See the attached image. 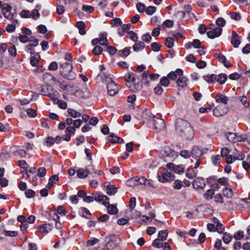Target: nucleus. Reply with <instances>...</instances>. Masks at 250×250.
<instances>
[{"instance_id": "nucleus-1", "label": "nucleus", "mask_w": 250, "mask_h": 250, "mask_svg": "<svg viewBox=\"0 0 250 250\" xmlns=\"http://www.w3.org/2000/svg\"><path fill=\"white\" fill-rule=\"evenodd\" d=\"M175 129L177 133L184 139L190 140L193 137L192 127L187 121L181 119L176 120Z\"/></svg>"}, {"instance_id": "nucleus-2", "label": "nucleus", "mask_w": 250, "mask_h": 250, "mask_svg": "<svg viewBox=\"0 0 250 250\" xmlns=\"http://www.w3.org/2000/svg\"><path fill=\"white\" fill-rule=\"evenodd\" d=\"M62 70L60 71L61 75L67 80H71L75 78V75L72 72V66L68 62H65L61 66Z\"/></svg>"}, {"instance_id": "nucleus-3", "label": "nucleus", "mask_w": 250, "mask_h": 250, "mask_svg": "<svg viewBox=\"0 0 250 250\" xmlns=\"http://www.w3.org/2000/svg\"><path fill=\"white\" fill-rule=\"evenodd\" d=\"M121 241V239L116 235H110L105 238L106 245L108 249H114L120 244Z\"/></svg>"}, {"instance_id": "nucleus-4", "label": "nucleus", "mask_w": 250, "mask_h": 250, "mask_svg": "<svg viewBox=\"0 0 250 250\" xmlns=\"http://www.w3.org/2000/svg\"><path fill=\"white\" fill-rule=\"evenodd\" d=\"M226 135L228 140L232 143L244 141L247 139L246 135L245 134L238 135L234 133L228 132Z\"/></svg>"}, {"instance_id": "nucleus-5", "label": "nucleus", "mask_w": 250, "mask_h": 250, "mask_svg": "<svg viewBox=\"0 0 250 250\" xmlns=\"http://www.w3.org/2000/svg\"><path fill=\"white\" fill-rule=\"evenodd\" d=\"M11 7L7 4L2 5L1 13L4 17L9 20H15V15L11 13Z\"/></svg>"}, {"instance_id": "nucleus-6", "label": "nucleus", "mask_w": 250, "mask_h": 250, "mask_svg": "<svg viewBox=\"0 0 250 250\" xmlns=\"http://www.w3.org/2000/svg\"><path fill=\"white\" fill-rule=\"evenodd\" d=\"M107 90L109 95L114 96L118 92L119 88L115 82L109 79L107 82Z\"/></svg>"}, {"instance_id": "nucleus-7", "label": "nucleus", "mask_w": 250, "mask_h": 250, "mask_svg": "<svg viewBox=\"0 0 250 250\" xmlns=\"http://www.w3.org/2000/svg\"><path fill=\"white\" fill-rule=\"evenodd\" d=\"M172 176V174L167 169H162L158 173L159 181L161 182L165 183L168 181V178Z\"/></svg>"}, {"instance_id": "nucleus-8", "label": "nucleus", "mask_w": 250, "mask_h": 250, "mask_svg": "<svg viewBox=\"0 0 250 250\" xmlns=\"http://www.w3.org/2000/svg\"><path fill=\"white\" fill-rule=\"evenodd\" d=\"M94 199L96 201L102 202L104 205L106 206L109 204L108 199L109 198L106 196L103 195L101 192H95L92 193Z\"/></svg>"}, {"instance_id": "nucleus-9", "label": "nucleus", "mask_w": 250, "mask_h": 250, "mask_svg": "<svg viewBox=\"0 0 250 250\" xmlns=\"http://www.w3.org/2000/svg\"><path fill=\"white\" fill-rule=\"evenodd\" d=\"M162 154L165 157L175 159L178 156V153L169 147H166L162 150Z\"/></svg>"}, {"instance_id": "nucleus-10", "label": "nucleus", "mask_w": 250, "mask_h": 250, "mask_svg": "<svg viewBox=\"0 0 250 250\" xmlns=\"http://www.w3.org/2000/svg\"><path fill=\"white\" fill-rule=\"evenodd\" d=\"M75 94L79 97L86 99L89 98L91 96L89 90L86 87L83 88L81 90H76Z\"/></svg>"}, {"instance_id": "nucleus-11", "label": "nucleus", "mask_w": 250, "mask_h": 250, "mask_svg": "<svg viewBox=\"0 0 250 250\" xmlns=\"http://www.w3.org/2000/svg\"><path fill=\"white\" fill-rule=\"evenodd\" d=\"M152 121L154 123V126L156 130H161L165 127V122L162 119H159L156 117L152 116Z\"/></svg>"}, {"instance_id": "nucleus-12", "label": "nucleus", "mask_w": 250, "mask_h": 250, "mask_svg": "<svg viewBox=\"0 0 250 250\" xmlns=\"http://www.w3.org/2000/svg\"><path fill=\"white\" fill-rule=\"evenodd\" d=\"M167 167L170 170H173L175 173L178 174L183 173L185 170V167L182 165H175L173 163L167 164Z\"/></svg>"}, {"instance_id": "nucleus-13", "label": "nucleus", "mask_w": 250, "mask_h": 250, "mask_svg": "<svg viewBox=\"0 0 250 250\" xmlns=\"http://www.w3.org/2000/svg\"><path fill=\"white\" fill-rule=\"evenodd\" d=\"M190 153L191 157L195 159L200 158L203 155V151L197 146H193Z\"/></svg>"}, {"instance_id": "nucleus-14", "label": "nucleus", "mask_w": 250, "mask_h": 250, "mask_svg": "<svg viewBox=\"0 0 250 250\" xmlns=\"http://www.w3.org/2000/svg\"><path fill=\"white\" fill-rule=\"evenodd\" d=\"M30 63L33 66H37L40 60V55L38 53L31 51Z\"/></svg>"}, {"instance_id": "nucleus-15", "label": "nucleus", "mask_w": 250, "mask_h": 250, "mask_svg": "<svg viewBox=\"0 0 250 250\" xmlns=\"http://www.w3.org/2000/svg\"><path fill=\"white\" fill-rule=\"evenodd\" d=\"M222 29L221 28H216L207 32L208 37L214 38L219 36L222 33Z\"/></svg>"}, {"instance_id": "nucleus-16", "label": "nucleus", "mask_w": 250, "mask_h": 250, "mask_svg": "<svg viewBox=\"0 0 250 250\" xmlns=\"http://www.w3.org/2000/svg\"><path fill=\"white\" fill-rule=\"evenodd\" d=\"M239 39V36L234 31H233L232 32L231 43L234 47H237L240 44L241 42Z\"/></svg>"}, {"instance_id": "nucleus-17", "label": "nucleus", "mask_w": 250, "mask_h": 250, "mask_svg": "<svg viewBox=\"0 0 250 250\" xmlns=\"http://www.w3.org/2000/svg\"><path fill=\"white\" fill-rule=\"evenodd\" d=\"M52 229L50 224H44L38 227L39 231L42 233L46 234Z\"/></svg>"}, {"instance_id": "nucleus-18", "label": "nucleus", "mask_w": 250, "mask_h": 250, "mask_svg": "<svg viewBox=\"0 0 250 250\" xmlns=\"http://www.w3.org/2000/svg\"><path fill=\"white\" fill-rule=\"evenodd\" d=\"M91 168H87L84 170L83 168H79L76 171L77 176L80 178H85L87 176L88 173H90V169Z\"/></svg>"}, {"instance_id": "nucleus-19", "label": "nucleus", "mask_w": 250, "mask_h": 250, "mask_svg": "<svg viewBox=\"0 0 250 250\" xmlns=\"http://www.w3.org/2000/svg\"><path fill=\"white\" fill-rule=\"evenodd\" d=\"M216 102L218 103H222L226 104L228 103L229 99L225 95L221 93H218L215 97Z\"/></svg>"}, {"instance_id": "nucleus-20", "label": "nucleus", "mask_w": 250, "mask_h": 250, "mask_svg": "<svg viewBox=\"0 0 250 250\" xmlns=\"http://www.w3.org/2000/svg\"><path fill=\"white\" fill-rule=\"evenodd\" d=\"M104 186L106 188L107 193L109 195H114L117 191V188L114 185L104 184Z\"/></svg>"}, {"instance_id": "nucleus-21", "label": "nucleus", "mask_w": 250, "mask_h": 250, "mask_svg": "<svg viewBox=\"0 0 250 250\" xmlns=\"http://www.w3.org/2000/svg\"><path fill=\"white\" fill-rule=\"evenodd\" d=\"M244 156L243 154L239 155V156H233L232 155H228L226 157V162L228 164H230L232 163L233 161L234 160H243Z\"/></svg>"}, {"instance_id": "nucleus-22", "label": "nucleus", "mask_w": 250, "mask_h": 250, "mask_svg": "<svg viewBox=\"0 0 250 250\" xmlns=\"http://www.w3.org/2000/svg\"><path fill=\"white\" fill-rule=\"evenodd\" d=\"M205 184L203 179L196 178L193 182V186L195 188H203L205 186Z\"/></svg>"}, {"instance_id": "nucleus-23", "label": "nucleus", "mask_w": 250, "mask_h": 250, "mask_svg": "<svg viewBox=\"0 0 250 250\" xmlns=\"http://www.w3.org/2000/svg\"><path fill=\"white\" fill-rule=\"evenodd\" d=\"M217 76L214 74H211V75H206L203 76V79L205 81L207 82L208 83H213L216 80Z\"/></svg>"}, {"instance_id": "nucleus-24", "label": "nucleus", "mask_w": 250, "mask_h": 250, "mask_svg": "<svg viewBox=\"0 0 250 250\" xmlns=\"http://www.w3.org/2000/svg\"><path fill=\"white\" fill-rule=\"evenodd\" d=\"M136 181L137 182V183H138V185L139 184L144 185L146 186L150 185V186L153 187L152 185H150V183L148 181V180L146 179H145L144 177H136Z\"/></svg>"}, {"instance_id": "nucleus-25", "label": "nucleus", "mask_w": 250, "mask_h": 250, "mask_svg": "<svg viewBox=\"0 0 250 250\" xmlns=\"http://www.w3.org/2000/svg\"><path fill=\"white\" fill-rule=\"evenodd\" d=\"M228 186L226 187L225 189L223 190V194L224 196L228 198H231L232 197L233 193L232 190Z\"/></svg>"}, {"instance_id": "nucleus-26", "label": "nucleus", "mask_w": 250, "mask_h": 250, "mask_svg": "<svg viewBox=\"0 0 250 250\" xmlns=\"http://www.w3.org/2000/svg\"><path fill=\"white\" fill-rule=\"evenodd\" d=\"M168 231L167 230H161L159 231L158 238L159 240L164 241L166 240L167 237Z\"/></svg>"}, {"instance_id": "nucleus-27", "label": "nucleus", "mask_w": 250, "mask_h": 250, "mask_svg": "<svg viewBox=\"0 0 250 250\" xmlns=\"http://www.w3.org/2000/svg\"><path fill=\"white\" fill-rule=\"evenodd\" d=\"M197 170H195L192 168H188L186 172L187 176L189 179H193L196 176Z\"/></svg>"}, {"instance_id": "nucleus-28", "label": "nucleus", "mask_w": 250, "mask_h": 250, "mask_svg": "<svg viewBox=\"0 0 250 250\" xmlns=\"http://www.w3.org/2000/svg\"><path fill=\"white\" fill-rule=\"evenodd\" d=\"M67 112L68 114L73 118H76L81 116V114L80 112L71 108H68L67 109Z\"/></svg>"}, {"instance_id": "nucleus-29", "label": "nucleus", "mask_w": 250, "mask_h": 250, "mask_svg": "<svg viewBox=\"0 0 250 250\" xmlns=\"http://www.w3.org/2000/svg\"><path fill=\"white\" fill-rule=\"evenodd\" d=\"M41 93L42 95L47 96L49 97L54 103H55L57 101V97H56V95L54 94H51L50 93H47L45 91L44 88H42Z\"/></svg>"}, {"instance_id": "nucleus-30", "label": "nucleus", "mask_w": 250, "mask_h": 250, "mask_svg": "<svg viewBox=\"0 0 250 250\" xmlns=\"http://www.w3.org/2000/svg\"><path fill=\"white\" fill-rule=\"evenodd\" d=\"M188 81V79L185 77H182L180 78H179L178 80H177V84L179 86L181 87H185L187 85V82Z\"/></svg>"}, {"instance_id": "nucleus-31", "label": "nucleus", "mask_w": 250, "mask_h": 250, "mask_svg": "<svg viewBox=\"0 0 250 250\" xmlns=\"http://www.w3.org/2000/svg\"><path fill=\"white\" fill-rule=\"evenodd\" d=\"M18 23V21L13 20V23L12 24H9L6 27V30L8 32H13L16 28V24Z\"/></svg>"}, {"instance_id": "nucleus-32", "label": "nucleus", "mask_w": 250, "mask_h": 250, "mask_svg": "<svg viewBox=\"0 0 250 250\" xmlns=\"http://www.w3.org/2000/svg\"><path fill=\"white\" fill-rule=\"evenodd\" d=\"M145 47V43L143 42L139 41L136 42L133 46V48L135 51H138Z\"/></svg>"}, {"instance_id": "nucleus-33", "label": "nucleus", "mask_w": 250, "mask_h": 250, "mask_svg": "<svg viewBox=\"0 0 250 250\" xmlns=\"http://www.w3.org/2000/svg\"><path fill=\"white\" fill-rule=\"evenodd\" d=\"M227 80V76L225 74H220L217 76L216 81L221 84H224Z\"/></svg>"}, {"instance_id": "nucleus-34", "label": "nucleus", "mask_w": 250, "mask_h": 250, "mask_svg": "<svg viewBox=\"0 0 250 250\" xmlns=\"http://www.w3.org/2000/svg\"><path fill=\"white\" fill-rule=\"evenodd\" d=\"M77 27L79 30V33L81 35H84L85 34L84 30L85 24L83 21H79L77 23Z\"/></svg>"}, {"instance_id": "nucleus-35", "label": "nucleus", "mask_w": 250, "mask_h": 250, "mask_svg": "<svg viewBox=\"0 0 250 250\" xmlns=\"http://www.w3.org/2000/svg\"><path fill=\"white\" fill-rule=\"evenodd\" d=\"M136 80V76L133 73H129L126 78H125V81L129 83L130 82L134 83Z\"/></svg>"}, {"instance_id": "nucleus-36", "label": "nucleus", "mask_w": 250, "mask_h": 250, "mask_svg": "<svg viewBox=\"0 0 250 250\" xmlns=\"http://www.w3.org/2000/svg\"><path fill=\"white\" fill-rule=\"evenodd\" d=\"M54 180L56 181H58L59 180V177L57 175H54L51 176L49 179V182L47 185V188H50L54 184V183L52 182V180Z\"/></svg>"}, {"instance_id": "nucleus-37", "label": "nucleus", "mask_w": 250, "mask_h": 250, "mask_svg": "<svg viewBox=\"0 0 250 250\" xmlns=\"http://www.w3.org/2000/svg\"><path fill=\"white\" fill-rule=\"evenodd\" d=\"M126 185L129 187H134L138 185L136 177L132 178L126 181Z\"/></svg>"}, {"instance_id": "nucleus-38", "label": "nucleus", "mask_w": 250, "mask_h": 250, "mask_svg": "<svg viewBox=\"0 0 250 250\" xmlns=\"http://www.w3.org/2000/svg\"><path fill=\"white\" fill-rule=\"evenodd\" d=\"M162 242L161 240L156 238L153 241L152 245L156 248H162L164 244Z\"/></svg>"}, {"instance_id": "nucleus-39", "label": "nucleus", "mask_w": 250, "mask_h": 250, "mask_svg": "<svg viewBox=\"0 0 250 250\" xmlns=\"http://www.w3.org/2000/svg\"><path fill=\"white\" fill-rule=\"evenodd\" d=\"M130 27V25L128 24H124L121 29H118V33L120 36H123L124 33L127 31Z\"/></svg>"}, {"instance_id": "nucleus-40", "label": "nucleus", "mask_w": 250, "mask_h": 250, "mask_svg": "<svg viewBox=\"0 0 250 250\" xmlns=\"http://www.w3.org/2000/svg\"><path fill=\"white\" fill-rule=\"evenodd\" d=\"M232 236L230 235L229 234H228L227 233H225L223 234V236L222 237V239L223 240V241L226 244H229V242L232 239Z\"/></svg>"}, {"instance_id": "nucleus-41", "label": "nucleus", "mask_w": 250, "mask_h": 250, "mask_svg": "<svg viewBox=\"0 0 250 250\" xmlns=\"http://www.w3.org/2000/svg\"><path fill=\"white\" fill-rule=\"evenodd\" d=\"M118 54L122 57H126L130 53V50L128 48H125L123 50H120L118 52Z\"/></svg>"}, {"instance_id": "nucleus-42", "label": "nucleus", "mask_w": 250, "mask_h": 250, "mask_svg": "<svg viewBox=\"0 0 250 250\" xmlns=\"http://www.w3.org/2000/svg\"><path fill=\"white\" fill-rule=\"evenodd\" d=\"M103 52L102 48L99 45H96L92 50L93 53L95 55L101 54Z\"/></svg>"}, {"instance_id": "nucleus-43", "label": "nucleus", "mask_w": 250, "mask_h": 250, "mask_svg": "<svg viewBox=\"0 0 250 250\" xmlns=\"http://www.w3.org/2000/svg\"><path fill=\"white\" fill-rule=\"evenodd\" d=\"M46 172V169L45 167H41L38 168L37 175L40 177H44Z\"/></svg>"}, {"instance_id": "nucleus-44", "label": "nucleus", "mask_w": 250, "mask_h": 250, "mask_svg": "<svg viewBox=\"0 0 250 250\" xmlns=\"http://www.w3.org/2000/svg\"><path fill=\"white\" fill-rule=\"evenodd\" d=\"M155 216V215L154 213L151 212L148 214V216L143 215L142 217L143 218L142 220L144 221H147L148 220L151 221V220L154 218Z\"/></svg>"}, {"instance_id": "nucleus-45", "label": "nucleus", "mask_w": 250, "mask_h": 250, "mask_svg": "<svg viewBox=\"0 0 250 250\" xmlns=\"http://www.w3.org/2000/svg\"><path fill=\"white\" fill-rule=\"evenodd\" d=\"M173 38L168 37L166 39L165 43L166 45L169 48H171L173 44Z\"/></svg>"}, {"instance_id": "nucleus-46", "label": "nucleus", "mask_w": 250, "mask_h": 250, "mask_svg": "<svg viewBox=\"0 0 250 250\" xmlns=\"http://www.w3.org/2000/svg\"><path fill=\"white\" fill-rule=\"evenodd\" d=\"M108 212L111 214H115L117 212V208L113 205H109L107 207Z\"/></svg>"}, {"instance_id": "nucleus-47", "label": "nucleus", "mask_w": 250, "mask_h": 250, "mask_svg": "<svg viewBox=\"0 0 250 250\" xmlns=\"http://www.w3.org/2000/svg\"><path fill=\"white\" fill-rule=\"evenodd\" d=\"M161 85L164 86H167L169 84V81L168 79V77H163L160 82Z\"/></svg>"}, {"instance_id": "nucleus-48", "label": "nucleus", "mask_w": 250, "mask_h": 250, "mask_svg": "<svg viewBox=\"0 0 250 250\" xmlns=\"http://www.w3.org/2000/svg\"><path fill=\"white\" fill-rule=\"evenodd\" d=\"M213 194H214L213 189H208L205 193L204 197L207 199H210L212 198Z\"/></svg>"}, {"instance_id": "nucleus-49", "label": "nucleus", "mask_w": 250, "mask_h": 250, "mask_svg": "<svg viewBox=\"0 0 250 250\" xmlns=\"http://www.w3.org/2000/svg\"><path fill=\"white\" fill-rule=\"evenodd\" d=\"M99 40V43L101 45H107V40L105 36L102 35L100 37Z\"/></svg>"}, {"instance_id": "nucleus-50", "label": "nucleus", "mask_w": 250, "mask_h": 250, "mask_svg": "<svg viewBox=\"0 0 250 250\" xmlns=\"http://www.w3.org/2000/svg\"><path fill=\"white\" fill-rule=\"evenodd\" d=\"M3 233L5 235L10 237H14L18 235V232L16 231L4 230Z\"/></svg>"}, {"instance_id": "nucleus-51", "label": "nucleus", "mask_w": 250, "mask_h": 250, "mask_svg": "<svg viewBox=\"0 0 250 250\" xmlns=\"http://www.w3.org/2000/svg\"><path fill=\"white\" fill-rule=\"evenodd\" d=\"M109 140L112 143H116L120 142V138L114 136L113 134H110Z\"/></svg>"}, {"instance_id": "nucleus-52", "label": "nucleus", "mask_w": 250, "mask_h": 250, "mask_svg": "<svg viewBox=\"0 0 250 250\" xmlns=\"http://www.w3.org/2000/svg\"><path fill=\"white\" fill-rule=\"evenodd\" d=\"M56 102H57V104L60 108L65 109L67 107L66 103L64 101L62 100H58L57 98V101L54 103H56Z\"/></svg>"}, {"instance_id": "nucleus-53", "label": "nucleus", "mask_w": 250, "mask_h": 250, "mask_svg": "<svg viewBox=\"0 0 250 250\" xmlns=\"http://www.w3.org/2000/svg\"><path fill=\"white\" fill-rule=\"evenodd\" d=\"M26 113L27 115L30 117H35L37 115L36 111L31 108H28L26 110Z\"/></svg>"}, {"instance_id": "nucleus-54", "label": "nucleus", "mask_w": 250, "mask_h": 250, "mask_svg": "<svg viewBox=\"0 0 250 250\" xmlns=\"http://www.w3.org/2000/svg\"><path fill=\"white\" fill-rule=\"evenodd\" d=\"M48 69L51 71H55L58 69V64L56 62H52L48 66Z\"/></svg>"}, {"instance_id": "nucleus-55", "label": "nucleus", "mask_w": 250, "mask_h": 250, "mask_svg": "<svg viewBox=\"0 0 250 250\" xmlns=\"http://www.w3.org/2000/svg\"><path fill=\"white\" fill-rule=\"evenodd\" d=\"M180 155L185 158H188L191 156L190 151L188 150H182L180 153Z\"/></svg>"}, {"instance_id": "nucleus-56", "label": "nucleus", "mask_w": 250, "mask_h": 250, "mask_svg": "<svg viewBox=\"0 0 250 250\" xmlns=\"http://www.w3.org/2000/svg\"><path fill=\"white\" fill-rule=\"evenodd\" d=\"M183 186L182 182L180 180H175L173 183V187L177 189H180Z\"/></svg>"}, {"instance_id": "nucleus-57", "label": "nucleus", "mask_w": 250, "mask_h": 250, "mask_svg": "<svg viewBox=\"0 0 250 250\" xmlns=\"http://www.w3.org/2000/svg\"><path fill=\"white\" fill-rule=\"evenodd\" d=\"M217 182L218 184L226 186V187L229 186L227 179L225 178H219L217 180Z\"/></svg>"}, {"instance_id": "nucleus-58", "label": "nucleus", "mask_w": 250, "mask_h": 250, "mask_svg": "<svg viewBox=\"0 0 250 250\" xmlns=\"http://www.w3.org/2000/svg\"><path fill=\"white\" fill-rule=\"evenodd\" d=\"M240 100L242 104L246 107H248L249 106V104L247 102V98L246 96H242L240 97Z\"/></svg>"}, {"instance_id": "nucleus-59", "label": "nucleus", "mask_w": 250, "mask_h": 250, "mask_svg": "<svg viewBox=\"0 0 250 250\" xmlns=\"http://www.w3.org/2000/svg\"><path fill=\"white\" fill-rule=\"evenodd\" d=\"M82 9L88 13H90L93 11L94 7L91 6L83 5Z\"/></svg>"}, {"instance_id": "nucleus-60", "label": "nucleus", "mask_w": 250, "mask_h": 250, "mask_svg": "<svg viewBox=\"0 0 250 250\" xmlns=\"http://www.w3.org/2000/svg\"><path fill=\"white\" fill-rule=\"evenodd\" d=\"M151 37L148 33L143 35L142 37V40L143 41H145L146 42H149L151 41Z\"/></svg>"}, {"instance_id": "nucleus-61", "label": "nucleus", "mask_w": 250, "mask_h": 250, "mask_svg": "<svg viewBox=\"0 0 250 250\" xmlns=\"http://www.w3.org/2000/svg\"><path fill=\"white\" fill-rule=\"evenodd\" d=\"M8 52L9 54L15 57L16 55V49L15 47V46H12L8 48Z\"/></svg>"}, {"instance_id": "nucleus-62", "label": "nucleus", "mask_w": 250, "mask_h": 250, "mask_svg": "<svg viewBox=\"0 0 250 250\" xmlns=\"http://www.w3.org/2000/svg\"><path fill=\"white\" fill-rule=\"evenodd\" d=\"M136 206V198L135 197H132L130 199V201L129 203V207L131 209H133Z\"/></svg>"}, {"instance_id": "nucleus-63", "label": "nucleus", "mask_w": 250, "mask_h": 250, "mask_svg": "<svg viewBox=\"0 0 250 250\" xmlns=\"http://www.w3.org/2000/svg\"><path fill=\"white\" fill-rule=\"evenodd\" d=\"M222 242L221 240L218 239L214 245L215 248L218 250H225V249L221 247Z\"/></svg>"}, {"instance_id": "nucleus-64", "label": "nucleus", "mask_w": 250, "mask_h": 250, "mask_svg": "<svg viewBox=\"0 0 250 250\" xmlns=\"http://www.w3.org/2000/svg\"><path fill=\"white\" fill-rule=\"evenodd\" d=\"M214 200L216 203H223V198L221 194H216L214 197Z\"/></svg>"}]
</instances>
